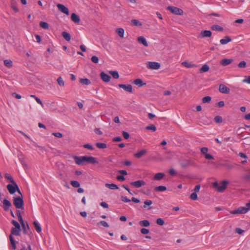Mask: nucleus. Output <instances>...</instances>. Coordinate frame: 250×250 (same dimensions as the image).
I'll return each instance as SVG.
<instances>
[{"label":"nucleus","instance_id":"nucleus-51","mask_svg":"<svg viewBox=\"0 0 250 250\" xmlns=\"http://www.w3.org/2000/svg\"><path fill=\"white\" fill-rule=\"evenodd\" d=\"M156 222L157 224H158V225H160V226H163L165 224V222H164V220L160 218L157 219Z\"/></svg>","mask_w":250,"mask_h":250},{"label":"nucleus","instance_id":"nucleus-5","mask_svg":"<svg viewBox=\"0 0 250 250\" xmlns=\"http://www.w3.org/2000/svg\"><path fill=\"white\" fill-rule=\"evenodd\" d=\"M249 210H250V208L249 207H239L237 209L231 211L230 212L231 214H244L247 212Z\"/></svg>","mask_w":250,"mask_h":250},{"label":"nucleus","instance_id":"nucleus-37","mask_svg":"<svg viewBox=\"0 0 250 250\" xmlns=\"http://www.w3.org/2000/svg\"><path fill=\"white\" fill-rule=\"evenodd\" d=\"M22 227V230H23V233L24 234H28V230L30 232V234H32V232L30 231V229L29 226V225H28V224L27 223V229H26V228L25 223L24 224V227Z\"/></svg>","mask_w":250,"mask_h":250},{"label":"nucleus","instance_id":"nucleus-62","mask_svg":"<svg viewBox=\"0 0 250 250\" xmlns=\"http://www.w3.org/2000/svg\"><path fill=\"white\" fill-rule=\"evenodd\" d=\"M245 79L243 80V83H248L250 84V76H246Z\"/></svg>","mask_w":250,"mask_h":250},{"label":"nucleus","instance_id":"nucleus-52","mask_svg":"<svg viewBox=\"0 0 250 250\" xmlns=\"http://www.w3.org/2000/svg\"><path fill=\"white\" fill-rule=\"evenodd\" d=\"M247 66V63L245 61H242L239 63L238 64V66L239 68H245Z\"/></svg>","mask_w":250,"mask_h":250},{"label":"nucleus","instance_id":"nucleus-34","mask_svg":"<svg viewBox=\"0 0 250 250\" xmlns=\"http://www.w3.org/2000/svg\"><path fill=\"white\" fill-rule=\"evenodd\" d=\"M167 190V187L164 186H159L154 188L155 191H164Z\"/></svg>","mask_w":250,"mask_h":250},{"label":"nucleus","instance_id":"nucleus-42","mask_svg":"<svg viewBox=\"0 0 250 250\" xmlns=\"http://www.w3.org/2000/svg\"><path fill=\"white\" fill-rule=\"evenodd\" d=\"M40 26L45 29H47L49 28V24L44 21H41L40 23Z\"/></svg>","mask_w":250,"mask_h":250},{"label":"nucleus","instance_id":"nucleus-22","mask_svg":"<svg viewBox=\"0 0 250 250\" xmlns=\"http://www.w3.org/2000/svg\"><path fill=\"white\" fill-rule=\"evenodd\" d=\"M165 176V173L159 172L155 174L153 177V179L155 180H161Z\"/></svg>","mask_w":250,"mask_h":250},{"label":"nucleus","instance_id":"nucleus-23","mask_svg":"<svg viewBox=\"0 0 250 250\" xmlns=\"http://www.w3.org/2000/svg\"><path fill=\"white\" fill-rule=\"evenodd\" d=\"M139 224L141 227H148L150 226V222L147 220L140 221Z\"/></svg>","mask_w":250,"mask_h":250},{"label":"nucleus","instance_id":"nucleus-2","mask_svg":"<svg viewBox=\"0 0 250 250\" xmlns=\"http://www.w3.org/2000/svg\"><path fill=\"white\" fill-rule=\"evenodd\" d=\"M13 204L17 208L23 209L24 208V202L22 199V195H21V197H14Z\"/></svg>","mask_w":250,"mask_h":250},{"label":"nucleus","instance_id":"nucleus-39","mask_svg":"<svg viewBox=\"0 0 250 250\" xmlns=\"http://www.w3.org/2000/svg\"><path fill=\"white\" fill-rule=\"evenodd\" d=\"M132 24L134 26H141L142 25V23L137 20L133 19L131 21Z\"/></svg>","mask_w":250,"mask_h":250},{"label":"nucleus","instance_id":"nucleus-56","mask_svg":"<svg viewBox=\"0 0 250 250\" xmlns=\"http://www.w3.org/2000/svg\"><path fill=\"white\" fill-rule=\"evenodd\" d=\"M11 223L15 226V227L17 228V229H19L18 228L21 227L20 224L16 220H13L11 221Z\"/></svg>","mask_w":250,"mask_h":250},{"label":"nucleus","instance_id":"nucleus-3","mask_svg":"<svg viewBox=\"0 0 250 250\" xmlns=\"http://www.w3.org/2000/svg\"><path fill=\"white\" fill-rule=\"evenodd\" d=\"M228 184V182L227 181H223L221 185H219L217 182H215L213 183V187L217 189V191L222 192L226 189Z\"/></svg>","mask_w":250,"mask_h":250},{"label":"nucleus","instance_id":"nucleus-32","mask_svg":"<svg viewBox=\"0 0 250 250\" xmlns=\"http://www.w3.org/2000/svg\"><path fill=\"white\" fill-rule=\"evenodd\" d=\"M181 64L187 67V68H191V67H193L195 66H196L195 64H192V63H189L188 62H187V61H185V62H182Z\"/></svg>","mask_w":250,"mask_h":250},{"label":"nucleus","instance_id":"nucleus-46","mask_svg":"<svg viewBox=\"0 0 250 250\" xmlns=\"http://www.w3.org/2000/svg\"><path fill=\"white\" fill-rule=\"evenodd\" d=\"M237 164H235L234 165L233 164H229V163H227V164H225L224 165V166L225 167L228 169H231L233 168L234 167V166H236Z\"/></svg>","mask_w":250,"mask_h":250},{"label":"nucleus","instance_id":"nucleus-6","mask_svg":"<svg viewBox=\"0 0 250 250\" xmlns=\"http://www.w3.org/2000/svg\"><path fill=\"white\" fill-rule=\"evenodd\" d=\"M167 9L170 11L172 13L177 15H182L183 11L182 9L174 6H168Z\"/></svg>","mask_w":250,"mask_h":250},{"label":"nucleus","instance_id":"nucleus-16","mask_svg":"<svg viewBox=\"0 0 250 250\" xmlns=\"http://www.w3.org/2000/svg\"><path fill=\"white\" fill-rule=\"evenodd\" d=\"M232 62L233 60L232 59H224L221 61L220 63L223 66H227L230 64Z\"/></svg>","mask_w":250,"mask_h":250},{"label":"nucleus","instance_id":"nucleus-58","mask_svg":"<svg viewBox=\"0 0 250 250\" xmlns=\"http://www.w3.org/2000/svg\"><path fill=\"white\" fill-rule=\"evenodd\" d=\"M140 231H141V232L143 234H145V235L147 234L149 232V229H145V228H143V229H141Z\"/></svg>","mask_w":250,"mask_h":250},{"label":"nucleus","instance_id":"nucleus-31","mask_svg":"<svg viewBox=\"0 0 250 250\" xmlns=\"http://www.w3.org/2000/svg\"><path fill=\"white\" fill-rule=\"evenodd\" d=\"M211 29L214 31H218L220 32H222L223 31L224 29L222 27L218 25H213L211 26Z\"/></svg>","mask_w":250,"mask_h":250},{"label":"nucleus","instance_id":"nucleus-20","mask_svg":"<svg viewBox=\"0 0 250 250\" xmlns=\"http://www.w3.org/2000/svg\"><path fill=\"white\" fill-rule=\"evenodd\" d=\"M71 20L76 23H79L80 19L79 16L75 13H72L71 16Z\"/></svg>","mask_w":250,"mask_h":250},{"label":"nucleus","instance_id":"nucleus-41","mask_svg":"<svg viewBox=\"0 0 250 250\" xmlns=\"http://www.w3.org/2000/svg\"><path fill=\"white\" fill-rule=\"evenodd\" d=\"M3 63L4 65L8 68H10L12 66V62L11 60H4Z\"/></svg>","mask_w":250,"mask_h":250},{"label":"nucleus","instance_id":"nucleus-17","mask_svg":"<svg viewBox=\"0 0 250 250\" xmlns=\"http://www.w3.org/2000/svg\"><path fill=\"white\" fill-rule=\"evenodd\" d=\"M86 162L89 164H96L98 162L96 161V159L92 156H86Z\"/></svg>","mask_w":250,"mask_h":250},{"label":"nucleus","instance_id":"nucleus-8","mask_svg":"<svg viewBox=\"0 0 250 250\" xmlns=\"http://www.w3.org/2000/svg\"><path fill=\"white\" fill-rule=\"evenodd\" d=\"M130 184L136 188H139L146 185V182L144 180H138L135 182H132Z\"/></svg>","mask_w":250,"mask_h":250},{"label":"nucleus","instance_id":"nucleus-14","mask_svg":"<svg viewBox=\"0 0 250 250\" xmlns=\"http://www.w3.org/2000/svg\"><path fill=\"white\" fill-rule=\"evenodd\" d=\"M3 208L5 211H8L9 208L12 206L11 202L6 199L3 200Z\"/></svg>","mask_w":250,"mask_h":250},{"label":"nucleus","instance_id":"nucleus-4","mask_svg":"<svg viewBox=\"0 0 250 250\" xmlns=\"http://www.w3.org/2000/svg\"><path fill=\"white\" fill-rule=\"evenodd\" d=\"M160 67V63L157 62H148L146 63V67L149 69L158 70Z\"/></svg>","mask_w":250,"mask_h":250},{"label":"nucleus","instance_id":"nucleus-55","mask_svg":"<svg viewBox=\"0 0 250 250\" xmlns=\"http://www.w3.org/2000/svg\"><path fill=\"white\" fill-rule=\"evenodd\" d=\"M190 198L192 200H196L198 198L197 194L195 192L191 193L190 195Z\"/></svg>","mask_w":250,"mask_h":250},{"label":"nucleus","instance_id":"nucleus-40","mask_svg":"<svg viewBox=\"0 0 250 250\" xmlns=\"http://www.w3.org/2000/svg\"><path fill=\"white\" fill-rule=\"evenodd\" d=\"M109 73L112 75V77L114 79H118L119 78V75L117 71H110Z\"/></svg>","mask_w":250,"mask_h":250},{"label":"nucleus","instance_id":"nucleus-24","mask_svg":"<svg viewBox=\"0 0 250 250\" xmlns=\"http://www.w3.org/2000/svg\"><path fill=\"white\" fill-rule=\"evenodd\" d=\"M133 83L135 84L138 85L139 87L142 86L146 84V83H143V81L140 79H135Z\"/></svg>","mask_w":250,"mask_h":250},{"label":"nucleus","instance_id":"nucleus-60","mask_svg":"<svg viewBox=\"0 0 250 250\" xmlns=\"http://www.w3.org/2000/svg\"><path fill=\"white\" fill-rule=\"evenodd\" d=\"M123 137L125 139H128L129 138V134L128 132L123 131L122 132Z\"/></svg>","mask_w":250,"mask_h":250},{"label":"nucleus","instance_id":"nucleus-36","mask_svg":"<svg viewBox=\"0 0 250 250\" xmlns=\"http://www.w3.org/2000/svg\"><path fill=\"white\" fill-rule=\"evenodd\" d=\"M33 225L35 228L36 231L38 232L39 233V232H41V231H42L41 227L40 225L37 222L34 221L33 222Z\"/></svg>","mask_w":250,"mask_h":250},{"label":"nucleus","instance_id":"nucleus-26","mask_svg":"<svg viewBox=\"0 0 250 250\" xmlns=\"http://www.w3.org/2000/svg\"><path fill=\"white\" fill-rule=\"evenodd\" d=\"M105 186L106 188H108L111 189H113V190L118 189L119 188L118 186L115 184L106 183V184H105Z\"/></svg>","mask_w":250,"mask_h":250},{"label":"nucleus","instance_id":"nucleus-21","mask_svg":"<svg viewBox=\"0 0 250 250\" xmlns=\"http://www.w3.org/2000/svg\"><path fill=\"white\" fill-rule=\"evenodd\" d=\"M146 150L143 149L135 153L134 155L137 158H140L141 157L145 155L146 153Z\"/></svg>","mask_w":250,"mask_h":250},{"label":"nucleus","instance_id":"nucleus-25","mask_svg":"<svg viewBox=\"0 0 250 250\" xmlns=\"http://www.w3.org/2000/svg\"><path fill=\"white\" fill-rule=\"evenodd\" d=\"M62 35L66 41L69 42L70 41L71 36L69 33H67V32L64 31L62 32Z\"/></svg>","mask_w":250,"mask_h":250},{"label":"nucleus","instance_id":"nucleus-53","mask_svg":"<svg viewBox=\"0 0 250 250\" xmlns=\"http://www.w3.org/2000/svg\"><path fill=\"white\" fill-rule=\"evenodd\" d=\"M5 177L6 179L9 180L11 183H13V181H15L12 176L8 173L5 174Z\"/></svg>","mask_w":250,"mask_h":250},{"label":"nucleus","instance_id":"nucleus-13","mask_svg":"<svg viewBox=\"0 0 250 250\" xmlns=\"http://www.w3.org/2000/svg\"><path fill=\"white\" fill-rule=\"evenodd\" d=\"M100 76L102 80L106 83L109 82L111 79L110 76L104 72H102L100 74Z\"/></svg>","mask_w":250,"mask_h":250},{"label":"nucleus","instance_id":"nucleus-57","mask_svg":"<svg viewBox=\"0 0 250 250\" xmlns=\"http://www.w3.org/2000/svg\"><path fill=\"white\" fill-rule=\"evenodd\" d=\"M208 148L206 147H202L201 148V153L204 155V156L206 155V154L208 153Z\"/></svg>","mask_w":250,"mask_h":250},{"label":"nucleus","instance_id":"nucleus-54","mask_svg":"<svg viewBox=\"0 0 250 250\" xmlns=\"http://www.w3.org/2000/svg\"><path fill=\"white\" fill-rule=\"evenodd\" d=\"M91 60L94 63H98L99 62V58L96 56H92L91 58Z\"/></svg>","mask_w":250,"mask_h":250},{"label":"nucleus","instance_id":"nucleus-19","mask_svg":"<svg viewBox=\"0 0 250 250\" xmlns=\"http://www.w3.org/2000/svg\"><path fill=\"white\" fill-rule=\"evenodd\" d=\"M137 41L140 43L143 44L145 46H147L148 43L146 39L143 36H140L137 38Z\"/></svg>","mask_w":250,"mask_h":250},{"label":"nucleus","instance_id":"nucleus-59","mask_svg":"<svg viewBox=\"0 0 250 250\" xmlns=\"http://www.w3.org/2000/svg\"><path fill=\"white\" fill-rule=\"evenodd\" d=\"M83 147L85 148H87L90 150H93L94 147L90 144H85L83 146Z\"/></svg>","mask_w":250,"mask_h":250},{"label":"nucleus","instance_id":"nucleus-35","mask_svg":"<svg viewBox=\"0 0 250 250\" xmlns=\"http://www.w3.org/2000/svg\"><path fill=\"white\" fill-rule=\"evenodd\" d=\"M191 165V163L190 161H186L185 162H182L180 163V166L183 168H186Z\"/></svg>","mask_w":250,"mask_h":250},{"label":"nucleus","instance_id":"nucleus-12","mask_svg":"<svg viewBox=\"0 0 250 250\" xmlns=\"http://www.w3.org/2000/svg\"><path fill=\"white\" fill-rule=\"evenodd\" d=\"M19 229H17V228L16 227H12L11 229V234L10 235H16V236H19L20 235V232L21 230V227L18 228Z\"/></svg>","mask_w":250,"mask_h":250},{"label":"nucleus","instance_id":"nucleus-7","mask_svg":"<svg viewBox=\"0 0 250 250\" xmlns=\"http://www.w3.org/2000/svg\"><path fill=\"white\" fill-rule=\"evenodd\" d=\"M73 159L75 163L80 166L83 165L84 162H86V156H74Z\"/></svg>","mask_w":250,"mask_h":250},{"label":"nucleus","instance_id":"nucleus-44","mask_svg":"<svg viewBox=\"0 0 250 250\" xmlns=\"http://www.w3.org/2000/svg\"><path fill=\"white\" fill-rule=\"evenodd\" d=\"M70 184L74 188H79L80 186V184L77 181H71Z\"/></svg>","mask_w":250,"mask_h":250},{"label":"nucleus","instance_id":"nucleus-29","mask_svg":"<svg viewBox=\"0 0 250 250\" xmlns=\"http://www.w3.org/2000/svg\"><path fill=\"white\" fill-rule=\"evenodd\" d=\"M116 33L118 34L119 36L121 38H123L124 35V29L122 28H119L116 30Z\"/></svg>","mask_w":250,"mask_h":250},{"label":"nucleus","instance_id":"nucleus-47","mask_svg":"<svg viewBox=\"0 0 250 250\" xmlns=\"http://www.w3.org/2000/svg\"><path fill=\"white\" fill-rule=\"evenodd\" d=\"M57 83L58 84L61 86H63L64 85V83L63 80H62V78L61 77H59L57 80Z\"/></svg>","mask_w":250,"mask_h":250},{"label":"nucleus","instance_id":"nucleus-50","mask_svg":"<svg viewBox=\"0 0 250 250\" xmlns=\"http://www.w3.org/2000/svg\"><path fill=\"white\" fill-rule=\"evenodd\" d=\"M152 201L151 200H146L144 202V205L143 208H146L147 206H149L151 205H152Z\"/></svg>","mask_w":250,"mask_h":250},{"label":"nucleus","instance_id":"nucleus-28","mask_svg":"<svg viewBox=\"0 0 250 250\" xmlns=\"http://www.w3.org/2000/svg\"><path fill=\"white\" fill-rule=\"evenodd\" d=\"M17 216H18V220L19 221V222H20L21 225V227H24V222L22 219V216H21V212H20V210H17Z\"/></svg>","mask_w":250,"mask_h":250},{"label":"nucleus","instance_id":"nucleus-48","mask_svg":"<svg viewBox=\"0 0 250 250\" xmlns=\"http://www.w3.org/2000/svg\"><path fill=\"white\" fill-rule=\"evenodd\" d=\"M101 225L105 228H108L109 227V225H108V224L104 221H101L97 223V225Z\"/></svg>","mask_w":250,"mask_h":250},{"label":"nucleus","instance_id":"nucleus-30","mask_svg":"<svg viewBox=\"0 0 250 250\" xmlns=\"http://www.w3.org/2000/svg\"><path fill=\"white\" fill-rule=\"evenodd\" d=\"M209 69V67L208 64L203 65L202 67L200 69V73H204L208 72Z\"/></svg>","mask_w":250,"mask_h":250},{"label":"nucleus","instance_id":"nucleus-43","mask_svg":"<svg viewBox=\"0 0 250 250\" xmlns=\"http://www.w3.org/2000/svg\"><path fill=\"white\" fill-rule=\"evenodd\" d=\"M146 129L152 130L153 132H154L156 130V127L154 125L151 124L146 127Z\"/></svg>","mask_w":250,"mask_h":250},{"label":"nucleus","instance_id":"nucleus-49","mask_svg":"<svg viewBox=\"0 0 250 250\" xmlns=\"http://www.w3.org/2000/svg\"><path fill=\"white\" fill-rule=\"evenodd\" d=\"M214 120L216 123H221L223 122L222 118L220 116H215Z\"/></svg>","mask_w":250,"mask_h":250},{"label":"nucleus","instance_id":"nucleus-18","mask_svg":"<svg viewBox=\"0 0 250 250\" xmlns=\"http://www.w3.org/2000/svg\"><path fill=\"white\" fill-rule=\"evenodd\" d=\"M231 41V39L229 36H226L224 39L220 40V42L221 44L224 45Z\"/></svg>","mask_w":250,"mask_h":250},{"label":"nucleus","instance_id":"nucleus-11","mask_svg":"<svg viewBox=\"0 0 250 250\" xmlns=\"http://www.w3.org/2000/svg\"><path fill=\"white\" fill-rule=\"evenodd\" d=\"M219 90L221 93L224 94H228L230 92L229 88L223 84L219 85Z\"/></svg>","mask_w":250,"mask_h":250},{"label":"nucleus","instance_id":"nucleus-64","mask_svg":"<svg viewBox=\"0 0 250 250\" xmlns=\"http://www.w3.org/2000/svg\"><path fill=\"white\" fill-rule=\"evenodd\" d=\"M12 96L17 99H20L21 98V96L20 95L16 93V92L12 93Z\"/></svg>","mask_w":250,"mask_h":250},{"label":"nucleus","instance_id":"nucleus-9","mask_svg":"<svg viewBox=\"0 0 250 250\" xmlns=\"http://www.w3.org/2000/svg\"><path fill=\"white\" fill-rule=\"evenodd\" d=\"M118 86L120 88H123L126 92L129 93L132 92V86L131 84H119Z\"/></svg>","mask_w":250,"mask_h":250},{"label":"nucleus","instance_id":"nucleus-15","mask_svg":"<svg viewBox=\"0 0 250 250\" xmlns=\"http://www.w3.org/2000/svg\"><path fill=\"white\" fill-rule=\"evenodd\" d=\"M212 33L209 30H204L200 33V36L201 38H209L210 37Z\"/></svg>","mask_w":250,"mask_h":250},{"label":"nucleus","instance_id":"nucleus-38","mask_svg":"<svg viewBox=\"0 0 250 250\" xmlns=\"http://www.w3.org/2000/svg\"><path fill=\"white\" fill-rule=\"evenodd\" d=\"M95 145L99 148L104 149L107 147V145L105 143H97Z\"/></svg>","mask_w":250,"mask_h":250},{"label":"nucleus","instance_id":"nucleus-27","mask_svg":"<svg viewBox=\"0 0 250 250\" xmlns=\"http://www.w3.org/2000/svg\"><path fill=\"white\" fill-rule=\"evenodd\" d=\"M80 83L83 85H89L91 83L90 80L87 78L80 79L79 81Z\"/></svg>","mask_w":250,"mask_h":250},{"label":"nucleus","instance_id":"nucleus-45","mask_svg":"<svg viewBox=\"0 0 250 250\" xmlns=\"http://www.w3.org/2000/svg\"><path fill=\"white\" fill-rule=\"evenodd\" d=\"M211 100V98L210 96H206L202 99V102L203 103H209Z\"/></svg>","mask_w":250,"mask_h":250},{"label":"nucleus","instance_id":"nucleus-10","mask_svg":"<svg viewBox=\"0 0 250 250\" xmlns=\"http://www.w3.org/2000/svg\"><path fill=\"white\" fill-rule=\"evenodd\" d=\"M57 7L59 10L62 12V13L65 14L67 15H69V13L68 9L66 7L64 6L63 4H58Z\"/></svg>","mask_w":250,"mask_h":250},{"label":"nucleus","instance_id":"nucleus-33","mask_svg":"<svg viewBox=\"0 0 250 250\" xmlns=\"http://www.w3.org/2000/svg\"><path fill=\"white\" fill-rule=\"evenodd\" d=\"M9 239H10V243H11L12 247V249L13 250H16V248H17V247H16V242L15 241L13 237L11 235H10L9 236Z\"/></svg>","mask_w":250,"mask_h":250},{"label":"nucleus","instance_id":"nucleus-1","mask_svg":"<svg viewBox=\"0 0 250 250\" xmlns=\"http://www.w3.org/2000/svg\"><path fill=\"white\" fill-rule=\"evenodd\" d=\"M7 188L11 194H13L16 191H17L21 195L20 188L17 184L15 181H13L12 184L7 185Z\"/></svg>","mask_w":250,"mask_h":250},{"label":"nucleus","instance_id":"nucleus-61","mask_svg":"<svg viewBox=\"0 0 250 250\" xmlns=\"http://www.w3.org/2000/svg\"><path fill=\"white\" fill-rule=\"evenodd\" d=\"M205 157L206 159H208V160H213L214 159V157L212 155H211V154H209L208 153L206 154Z\"/></svg>","mask_w":250,"mask_h":250},{"label":"nucleus","instance_id":"nucleus-63","mask_svg":"<svg viewBox=\"0 0 250 250\" xmlns=\"http://www.w3.org/2000/svg\"><path fill=\"white\" fill-rule=\"evenodd\" d=\"M244 232V230L239 228H237L235 229V232L239 234H242Z\"/></svg>","mask_w":250,"mask_h":250}]
</instances>
